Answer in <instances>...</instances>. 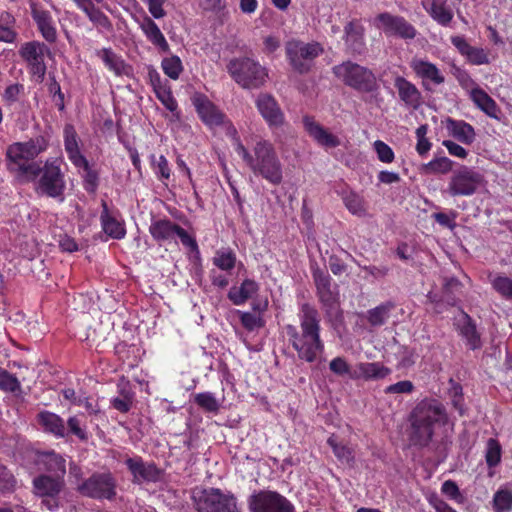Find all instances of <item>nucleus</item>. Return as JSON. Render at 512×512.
I'll return each instance as SVG.
<instances>
[{
  "label": "nucleus",
  "mask_w": 512,
  "mask_h": 512,
  "mask_svg": "<svg viewBox=\"0 0 512 512\" xmlns=\"http://www.w3.org/2000/svg\"><path fill=\"white\" fill-rule=\"evenodd\" d=\"M299 325L287 324L284 327L288 344L296 352L300 361L312 364L321 360L325 343L321 338V318L316 307L303 303L298 312Z\"/></svg>",
  "instance_id": "obj_1"
},
{
  "label": "nucleus",
  "mask_w": 512,
  "mask_h": 512,
  "mask_svg": "<svg viewBox=\"0 0 512 512\" xmlns=\"http://www.w3.org/2000/svg\"><path fill=\"white\" fill-rule=\"evenodd\" d=\"M232 145L235 152L256 175L272 185H280L283 181V166L274 145L265 139L258 140L252 153L242 143L237 130L231 125Z\"/></svg>",
  "instance_id": "obj_2"
},
{
  "label": "nucleus",
  "mask_w": 512,
  "mask_h": 512,
  "mask_svg": "<svg viewBox=\"0 0 512 512\" xmlns=\"http://www.w3.org/2000/svg\"><path fill=\"white\" fill-rule=\"evenodd\" d=\"M409 422L412 445L427 447L433 439L435 427L448 422L446 407L438 399L426 397L414 406L409 414Z\"/></svg>",
  "instance_id": "obj_3"
},
{
  "label": "nucleus",
  "mask_w": 512,
  "mask_h": 512,
  "mask_svg": "<svg viewBox=\"0 0 512 512\" xmlns=\"http://www.w3.org/2000/svg\"><path fill=\"white\" fill-rule=\"evenodd\" d=\"M231 78L244 89H259L268 78V70L250 57H235L227 64Z\"/></svg>",
  "instance_id": "obj_4"
},
{
  "label": "nucleus",
  "mask_w": 512,
  "mask_h": 512,
  "mask_svg": "<svg viewBox=\"0 0 512 512\" xmlns=\"http://www.w3.org/2000/svg\"><path fill=\"white\" fill-rule=\"evenodd\" d=\"M332 72L346 86L360 93H372L378 88L374 72L351 60L343 61L332 68Z\"/></svg>",
  "instance_id": "obj_5"
},
{
  "label": "nucleus",
  "mask_w": 512,
  "mask_h": 512,
  "mask_svg": "<svg viewBox=\"0 0 512 512\" xmlns=\"http://www.w3.org/2000/svg\"><path fill=\"white\" fill-rule=\"evenodd\" d=\"M323 52L322 44L317 41L304 42L298 39H291L285 43L286 59L292 70L301 75L311 71L315 60Z\"/></svg>",
  "instance_id": "obj_6"
},
{
  "label": "nucleus",
  "mask_w": 512,
  "mask_h": 512,
  "mask_svg": "<svg viewBox=\"0 0 512 512\" xmlns=\"http://www.w3.org/2000/svg\"><path fill=\"white\" fill-rule=\"evenodd\" d=\"M192 501L197 512H241L235 495L219 488L194 490Z\"/></svg>",
  "instance_id": "obj_7"
},
{
  "label": "nucleus",
  "mask_w": 512,
  "mask_h": 512,
  "mask_svg": "<svg viewBox=\"0 0 512 512\" xmlns=\"http://www.w3.org/2000/svg\"><path fill=\"white\" fill-rule=\"evenodd\" d=\"M149 233L158 244L177 243L180 240L183 246L192 252H198L199 247L196 239L191 236L183 227L167 217L152 219L149 226Z\"/></svg>",
  "instance_id": "obj_8"
},
{
  "label": "nucleus",
  "mask_w": 512,
  "mask_h": 512,
  "mask_svg": "<svg viewBox=\"0 0 512 512\" xmlns=\"http://www.w3.org/2000/svg\"><path fill=\"white\" fill-rule=\"evenodd\" d=\"M6 156L8 170L20 183L34 182L40 175V164L26 156L17 142L8 147Z\"/></svg>",
  "instance_id": "obj_9"
},
{
  "label": "nucleus",
  "mask_w": 512,
  "mask_h": 512,
  "mask_svg": "<svg viewBox=\"0 0 512 512\" xmlns=\"http://www.w3.org/2000/svg\"><path fill=\"white\" fill-rule=\"evenodd\" d=\"M39 193L58 199L64 200V191L66 189L65 175L60 168L58 160H47L43 167H41L40 175L38 176Z\"/></svg>",
  "instance_id": "obj_10"
},
{
  "label": "nucleus",
  "mask_w": 512,
  "mask_h": 512,
  "mask_svg": "<svg viewBox=\"0 0 512 512\" xmlns=\"http://www.w3.org/2000/svg\"><path fill=\"white\" fill-rule=\"evenodd\" d=\"M117 481L111 472L93 473L78 486V492L95 500L112 501L117 495Z\"/></svg>",
  "instance_id": "obj_11"
},
{
  "label": "nucleus",
  "mask_w": 512,
  "mask_h": 512,
  "mask_svg": "<svg viewBox=\"0 0 512 512\" xmlns=\"http://www.w3.org/2000/svg\"><path fill=\"white\" fill-rule=\"evenodd\" d=\"M311 271L318 300L326 314L331 315L339 307V286L330 274L319 266L312 267Z\"/></svg>",
  "instance_id": "obj_12"
},
{
  "label": "nucleus",
  "mask_w": 512,
  "mask_h": 512,
  "mask_svg": "<svg viewBox=\"0 0 512 512\" xmlns=\"http://www.w3.org/2000/svg\"><path fill=\"white\" fill-rule=\"evenodd\" d=\"M113 458L124 460V464L130 472L134 484H141L143 482L155 483L161 479L162 470L154 462L144 461L140 455L133 454L129 456L128 454L114 451Z\"/></svg>",
  "instance_id": "obj_13"
},
{
  "label": "nucleus",
  "mask_w": 512,
  "mask_h": 512,
  "mask_svg": "<svg viewBox=\"0 0 512 512\" xmlns=\"http://www.w3.org/2000/svg\"><path fill=\"white\" fill-rule=\"evenodd\" d=\"M483 182L480 172L468 166H461L450 177L446 192L451 197L472 196Z\"/></svg>",
  "instance_id": "obj_14"
},
{
  "label": "nucleus",
  "mask_w": 512,
  "mask_h": 512,
  "mask_svg": "<svg viewBox=\"0 0 512 512\" xmlns=\"http://www.w3.org/2000/svg\"><path fill=\"white\" fill-rule=\"evenodd\" d=\"M49 52V48L43 42L36 40L25 42L19 49V55L26 62L30 76L37 83H42L45 79L47 66L44 57Z\"/></svg>",
  "instance_id": "obj_15"
},
{
  "label": "nucleus",
  "mask_w": 512,
  "mask_h": 512,
  "mask_svg": "<svg viewBox=\"0 0 512 512\" xmlns=\"http://www.w3.org/2000/svg\"><path fill=\"white\" fill-rule=\"evenodd\" d=\"M250 512H295L294 505L277 491L259 490L248 498Z\"/></svg>",
  "instance_id": "obj_16"
},
{
  "label": "nucleus",
  "mask_w": 512,
  "mask_h": 512,
  "mask_svg": "<svg viewBox=\"0 0 512 512\" xmlns=\"http://www.w3.org/2000/svg\"><path fill=\"white\" fill-rule=\"evenodd\" d=\"M33 492L42 498V505L50 511L59 508V494L64 488V480L60 477L41 474L32 481Z\"/></svg>",
  "instance_id": "obj_17"
},
{
  "label": "nucleus",
  "mask_w": 512,
  "mask_h": 512,
  "mask_svg": "<svg viewBox=\"0 0 512 512\" xmlns=\"http://www.w3.org/2000/svg\"><path fill=\"white\" fill-rule=\"evenodd\" d=\"M375 21L386 36L398 37L403 40H413L417 36V29L406 18L383 12L376 16Z\"/></svg>",
  "instance_id": "obj_18"
},
{
  "label": "nucleus",
  "mask_w": 512,
  "mask_h": 512,
  "mask_svg": "<svg viewBox=\"0 0 512 512\" xmlns=\"http://www.w3.org/2000/svg\"><path fill=\"white\" fill-rule=\"evenodd\" d=\"M191 101L200 120L209 128L225 123L226 115L205 94L197 92Z\"/></svg>",
  "instance_id": "obj_19"
},
{
  "label": "nucleus",
  "mask_w": 512,
  "mask_h": 512,
  "mask_svg": "<svg viewBox=\"0 0 512 512\" xmlns=\"http://www.w3.org/2000/svg\"><path fill=\"white\" fill-rule=\"evenodd\" d=\"M410 67L415 75L422 80V86L427 91L431 90L430 83L441 85L445 82V77L440 69L430 61L413 58Z\"/></svg>",
  "instance_id": "obj_20"
},
{
  "label": "nucleus",
  "mask_w": 512,
  "mask_h": 512,
  "mask_svg": "<svg viewBox=\"0 0 512 512\" xmlns=\"http://www.w3.org/2000/svg\"><path fill=\"white\" fill-rule=\"evenodd\" d=\"M102 211L100 214V223L103 232L111 239L121 240L126 236V226L122 219H119L117 210L111 211L105 200L101 202Z\"/></svg>",
  "instance_id": "obj_21"
},
{
  "label": "nucleus",
  "mask_w": 512,
  "mask_h": 512,
  "mask_svg": "<svg viewBox=\"0 0 512 512\" xmlns=\"http://www.w3.org/2000/svg\"><path fill=\"white\" fill-rule=\"evenodd\" d=\"M450 42L469 64L480 66L490 63L488 52L481 47L470 45L464 36L453 35Z\"/></svg>",
  "instance_id": "obj_22"
},
{
  "label": "nucleus",
  "mask_w": 512,
  "mask_h": 512,
  "mask_svg": "<svg viewBox=\"0 0 512 512\" xmlns=\"http://www.w3.org/2000/svg\"><path fill=\"white\" fill-rule=\"evenodd\" d=\"M256 106L270 127H278L283 124L284 115L272 95L261 93L256 100Z\"/></svg>",
  "instance_id": "obj_23"
},
{
  "label": "nucleus",
  "mask_w": 512,
  "mask_h": 512,
  "mask_svg": "<svg viewBox=\"0 0 512 512\" xmlns=\"http://www.w3.org/2000/svg\"><path fill=\"white\" fill-rule=\"evenodd\" d=\"M394 87L398 92L399 99L407 108L417 110L422 104V94L414 83L403 76H396Z\"/></svg>",
  "instance_id": "obj_24"
},
{
  "label": "nucleus",
  "mask_w": 512,
  "mask_h": 512,
  "mask_svg": "<svg viewBox=\"0 0 512 512\" xmlns=\"http://www.w3.org/2000/svg\"><path fill=\"white\" fill-rule=\"evenodd\" d=\"M63 141L65 152L71 163L74 166L86 165V157L82 154L80 149L81 140L75 127L70 123L64 126Z\"/></svg>",
  "instance_id": "obj_25"
},
{
  "label": "nucleus",
  "mask_w": 512,
  "mask_h": 512,
  "mask_svg": "<svg viewBox=\"0 0 512 512\" xmlns=\"http://www.w3.org/2000/svg\"><path fill=\"white\" fill-rule=\"evenodd\" d=\"M36 421L44 433L57 439L67 438L65 421L60 415L42 410L36 415Z\"/></svg>",
  "instance_id": "obj_26"
},
{
  "label": "nucleus",
  "mask_w": 512,
  "mask_h": 512,
  "mask_svg": "<svg viewBox=\"0 0 512 512\" xmlns=\"http://www.w3.org/2000/svg\"><path fill=\"white\" fill-rule=\"evenodd\" d=\"M422 6L437 24L442 27L450 26L454 14L448 0H422Z\"/></svg>",
  "instance_id": "obj_27"
},
{
  "label": "nucleus",
  "mask_w": 512,
  "mask_h": 512,
  "mask_svg": "<svg viewBox=\"0 0 512 512\" xmlns=\"http://www.w3.org/2000/svg\"><path fill=\"white\" fill-rule=\"evenodd\" d=\"M31 15L42 37L49 43H55L57 40V30L51 13L48 10L32 5Z\"/></svg>",
  "instance_id": "obj_28"
},
{
  "label": "nucleus",
  "mask_w": 512,
  "mask_h": 512,
  "mask_svg": "<svg viewBox=\"0 0 512 512\" xmlns=\"http://www.w3.org/2000/svg\"><path fill=\"white\" fill-rule=\"evenodd\" d=\"M303 124L307 133L321 146L335 148L340 145L338 137L328 132L312 117L305 116L303 118Z\"/></svg>",
  "instance_id": "obj_29"
},
{
  "label": "nucleus",
  "mask_w": 512,
  "mask_h": 512,
  "mask_svg": "<svg viewBox=\"0 0 512 512\" xmlns=\"http://www.w3.org/2000/svg\"><path fill=\"white\" fill-rule=\"evenodd\" d=\"M345 43L353 55H362L366 50L364 27L356 21L348 22L344 27Z\"/></svg>",
  "instance_id": "obj_30"
},
{
  "label": "nucleus",
  "mask_w": 512,
  "mask_h": 512,
  "mask_svg": "<svg viewBox=\"0 0 512 512\" xmlns=\"http://www.w3.org/2000/svg\"><path fill=\"white\" fill-rule=\"evenodd\" d=\"M36 462L42 465L46 471L54 473L55 477L63 478L66 473V460L54 450L37 451Z\"/></svg>",
  "instance_id": "obj_31"
},
{
  "label": "nucleus",
  "mask_w": 512,
  "mask_h": 512,
  "mask_svg": "<svg viewBox=\"0 0 512 512\" xmlns=\"http://www.w3.org/2000/svg\"><path fill=\"white\" fill-rule=\"evenodd\" d=\"M139 26L146 39L151 44H153L162 52L169 51V44L164 34L161 32L159 26L150 16L144 14L142 20L139 21Z\"/></svg>",
  "instance_id": "obj_32"
},
{
  "label": "nucleus",
  "mask_w": 512,
  "mask_h": 512,
  "mask_svg": "<svg viewBox=\"0 0 512 512\" xmlns=\"http://www.w3.org/2000/svg\"><path fill=\"white\" fill-rule=\"evenodd\" d=\"M97 55L102 59L105 67L116 76H129L132 73V67L111 48H102Z\"/></svg>",
  "instance_id": "obj_33"
},
{
  "label": "nucleus",
  "mask_w": 512,
  "mask_h": 512,
  "mask_svg": "<svg viewBox=\"0 0 512 512\" xmlns=\"http://www.w3.org/2000/svg\"><path fill=\"white\" fill-rule=\"evenodd\" d=\"M446 129L452 137L466 145L472 144L476 137L473 126L463 120L447 118Z\"/></svg>",
  "instance_id": "obj_34"
},
{
  "label": "nucleus",
  "mask_w": 512,
  "mask_h": 512,
  "mask_svg": "<svg viewBox=\"0 0 512 512\" xmlns=\"http://www.w3.org/2000/svg\"><path fill=\"white\" fill-rule=\"evenodd\" d=\"M73 2L96 26L105 29H109L111 27V22L108 16L97 8L92 0H73Z\"/></svg>",
  "instance_id": "obj_35"
},
{
  "label": "nucleus",
  "mask_w": 512,
  "mask_h": 512,
  "mask_svg": "<svg viewBox=\"0 0 512 512\" xmlns=\"http://www.w3.org/2000/svg\"><path fill=\"white\" fill-rule=\"evenodd\" d=\"M359 376L366 381L382 380L392 373V370L381 362H361L357 366Z\"/></svg>",
  "instance_id": "obj_36"
},
{
  "label": "nucleus",
  "mask_w": 512,
  "mask_h": 512,
  "mask_svg": "<svg viewBox=\"0 0 512 512\" xmlns=\"http://www.w3.org/2000/svg\"><path fill=\"white\" fill-rule=\"evenodd\" d=\"M259 289L258 283L253 279H245L240 287H232L228 292V298L234 305H242L252 297Z\"/></svg>",
  "instance_id": "obj_37"
},
{
  "label": "nucleus",
  "mask_w": 512,
  "mask_h": 512,
  "mask_svg": "<svg viewBox=\"0 0 512 512\" xmlns=\"http://www.w3.org/2000/svg\"><path fill=\"white\" fill-rule=\"evenodd\" d=\"M470 97L474 104L485 114L492 118H498L497 113L499 112V108L495 100L483 89L479 87L473 88L470 92Z\"/></svg>",
  "instance_id": "obj_38"
},
{
  "label": "nucleus",
  "mask_w": 512,
  "mask_h": 512,
  "mask_svg": "<svg viewBox=\"0 0 512 512\" xmlns=\"http://www.w3.org/2000/svg\"><path fill=\"white\" fill-rule=\"evenodd\" d=\"M463 320L462 325L459 327L460 335L466 340L470 349H479L481 347V339L475 322L466 312H463Z\"/></svg>",
  "instance_id": "obj_39"
},
{
  "label": "nucleus",
  "mask_w": 512,
  "mask_h": 512,
  "mask_svg": "<svg viewBox=\"0 0 512 512\" xmlns=\"http://www.w3.org/2000/svg\"><path fill=\"white\" fill-rule=\"evenodd\" d=\"M327 444L331 447L335 457L343 464L352 465L355 460L354 451L343 441H339L335 434L327 439Z\"/></svg>",
  "instance_id": "obj_40"
},
{
  "label": "nucleus",
  "mask_w": 512,
  "mask_h": 512,
  "mask_svg": "<svg viewBox=\"0 0 512 512\" xmlns=\"http://www.w3.org/2000/svg\"><path fill=\"white\" fill-rule=\"evenodd\" d=\"M236 262V253L229 247L216 250L212 258L213 265L227 273H230L235 268Z\"/></svg>",
  "instance_id": "obj_41"
},
{
  "label": "nucleus",
  "mask_w": 512,
  "mask_h": 512,
  "mask_svg": "<svg viewBox=\"0 0 512 512\" xmlns=\"http://www.w3.org/2000/svg\"><path fill=\"white\" fill-rule=\"evenodd\" d=\"M16 19L9 12L0 15V42L12 44L16 41L18 33L15 30Z\"/></svg>",
  "instance_id": "obj_42"
},
{
  "label": "nucleus",
  "mask_w": 512,
  "mask_h": 512,
  "mask_svg": "<svg viewBox=\"0 0 512 512\" xmlns=\"http://www.w3.org/2000/svg\"><path fill=\"white\" fill-rule=\"evenodd\" d=\"M20 147L23 149L24 154L29 156L32 161H35V158L42 152H44L48 148V140L39 135L35 138H31L26 142H17Z\"/></svg>",
  "instance_id": "obj_43"
},
{
  "label": "nucleus",
  "mask_w": 512,
  "mask_h": 512,
  "mask_svg": "<svg viewBox=\"0 0 512 512\" xmlns=\"http://www.w3.org/2000/svg\"><path fill=\"white\" fill-rule=\"evenodd\" d=\"M343 203L347 210L356 216H364L366 214V204L364 198L354 191L347 192L342 197Z\"/></svg>",
  "instance_id": "obj_44"
},
{
  "label": "nucleus",
  "mask_w": 512,
  "mask_h": 512,
  "mask_svg": "<svg viewBox=\"0 0 512 512\" xmlns=\"http://www.w3.org/2000/svg\"><path fill=\"white\" fill-rule=\"evenodd\" d=\"M151 167L157 179L167 185V181L171 178V169L169 162L164 155H160L157 159L154 154L150 156Z\"/></svg>",
  "instance_id": "obj_45"
},
{
  "label": "nucleus",
  "mask_w": 512,
  "mask_h": 512,
  "mask_svg": "<svg viewBox=\"0 0 512 512\" xmlns=\"http://www.w3.org/2000/svg\"><path fill=\"white\" fill-rule=\"evenodd\" d=\"M154 93L162 105L179 119L180 111L178 109V103L173 96L170 84L156 90Z\"/></svg>",
  "instance_id": "obj_46"
},
{
  "label": "nucleus",
  "mask_w": 512,
  "mask_h": 512,
  "mask_svg": "<svg viewBox=\"0 0 512 512\" xmlns=\"http://www.w3.org/2000/svg\"><path fill=\"white\" fill-rule=\"evenodd\" d=\"M0 390L6 393L18 395L22 392L21 383L18 378L0 367Z\"/></svg>",
  "instance_id": "obj_47"
},
{
  "label": "nucleus",
  "mask_w": 512,
  "mask_h": 512,
  "mask_svg": "<svg viewBox=\"0 0 512 512\" xmlns=\"http://www.w3.org/2000/svg\"><path fill=\"white\" fill-rule=\"evenodd\" d=\"M194 403L204 412L218 413L220 403L211 392H201L194 395Z\"/></svg>",
  "instance_id": "obj_48"
},
{
  "label": "nucleus",
  "mask_w": 512,
  "mask_h": 512,
  "mask_svg": "<svg viewBox=\"0 0 512 512\" xmlns=\"http://www.w3.org/2000/svg\"><path fill=\"white\" fill-rule=\"evenodd\" d=\"M392 308L393 305L388 302L368 310L367 320L369 324L374 327L384 325Z\"/></svg>",
  "instance_id": "obj_49"
},
{
  "label": "nucleus",
  "mask_w": 512,
  "mask_h": 512,
  "mask_svg": "<svg viewBox=\"0 0 512 512\" xmlns=\"http://www.w3.org/2000/svg\"><path fill=\"white\" fill-rule=\"evenodd\" d=\"M461 288L462 284L458 279L454 277L446 279L442 289V300L450 306H455L458 301L455 294L458 293Z\"/></svg>",
  "instance_id": "obj_50"
},
{
  "label": "nucleus",
  "mask_w": 512,
  "mask_h": 512,
  "mask_svg": "<svg viewBox=\"0 0 512 512\" xmlns=\"http://www.w3.org/2000/svg\"><path fill=\"white\" fill-rule=\"evenodd\" d=\"M492 288L503 298L512 300V277L496 275L491 279Z\"/></svg>",
  "instance_id": "obj_51"
},
{
  "label": "nucleus",
  "mask_w": 512,
  "mask_h": 512,
  "mask_svg": "<svg viewBox=\"0 0 512 512\" xmlns=\"http://www.w3.org/2000/svg\"><path fill=\"white\" fill-rule=\"evenodd\" d=\"M454 162L448 157H439L431 160L423 166L426 173L431 174H446L453 168Z\"/></svg>",
  "instance_id": "obj_52"
},
{
  "label": "nucleus",
  "mask_w": 512,
  "mask_h": 512,
  "mask_svg": "<svg viewBox=\"0 0 512 512\" xmlns=\"http://www.w3.org/2000/svg\"><path fill=\"white\" fill-rule=\"evenodd\" d=\"M161 68L172 80H177L183 71L182 61L176 55L164 58L161 62Z\"/></svg>",
  "instance_id": "obj_53"
},
{
  "label": "nucleus",
  "mask_w": 512,
  "mask_h": 512,
  "mask_svg": "<svg viewBox=\"0 0 512 512\" xmlns=\"http://www.w3.org/2000/svg\"><path fill=\"white\" fill-rule=\"evenodd\" d=\"M502 448L497 439L487 441L485 460L489 468L496 467L501 462Z\"/></svg>",
  "instance_id": "obj_54"
},
{
  "label": "nucleus",
  "mask_w": 512,
  "mask_h": 512,
  "mask_svg": "<svg viewBox=\"0 0 512 512\" xmlns=\"http://www.w3.org/2000/svg\"><path fill=\"white\" fill-rule=\"evenodd\" d=\"M77 168H83V186L88 193H95L99 185V174L96 170L92 169L88 160L86 159V165L76 166Z\"/></svg>",
  "instance_id": "obj_55"
},
{
  "label": "nucleus",
  "mask_w": 512,
  "mask_h": 512,
  "mask_svg": "<svg viewBox=\"0 0 512 512\" xmlns=\"http://www.w3.org/2000/svg\"><path fill=\"white\" fill-rule=\"evenodd\" d=\"M494 512H509L512 510V492L498 490L493 497Z\"/></svg>",
  "instance_id": "obj_56"
},
{
  "label": "nucleus",
  "mask_w": 512,
  "mask_h": 512,
  "mask_svg": "<svg viewBox=\"0 0 512 512\" xmlns=\"http://www.w3.org/2000/svg\"><path fill=\"white\" fill-rule=\"evenodd\" d=\"M48 92L52 96V99L59 111L65 109V96L61 90L59 82L56 80L55 75H49V82L47 84Z\"/></svg>",
  "instance_id": "obj_57"
},
{
  "label": "nucleus",
  "mask_w": 512,
  "mask_h": 512,
  "mask_svg": "<svg viewBox=\"0 0 512 512\" xmlns=\"http://www.w3.org/2000/svg\"><path fill=\"white\" fill-rule=\"evenodd\" d=\"M133 396L134 395L130 390L121 389L120 397L112 399L111 405L117 411L121 413H127L132 407Z\"/></svg>",
  "instance_id": "obj_58"
},
{
  "label": "nucleus",
  "mask_w": 512,
  "mask_h": 512,
  "mask_svg": "<svg viewBox=\"0 0 512 512\" xmlns=\"http://www.w3.org/2000/svg\"><path fill=\"white\" fill-rule=\"evenodd\" d=\"M67 437L70 435L76 436L80 441L88 440V433L82 426L81 420L78 416H70L67 419L66 427Z\"/></svg>",
  "instance_id": "obj_59"
},
{
  "label": "nucleus",
  "mask_w": 512,
  "mask_h": 512,
  "mask_svg": "<svg viewBox=\"0 0 512 512\" xmlns=\"http://www.w3.org/2000/svg\"><path fill=\"white\" fill-rule=\"evenodd\" d=\"M428 132V126L420 125L416 129V137H417V144H416V151L420 156H425L429 150L431 149V142L427 139L426 135Z\"/></svg>",
  "instance_id": "obj_60"
},
{
  "label": "nucleus",
  "mask_w": 512,
  "mask_h": 512,
  "mask_svg": "<svg viewBox=\"0 0 512 512\" xmlns=\"http://www.w3.org/2000/svg\"><path fill=\"white\" fill-rule=\"evenodd\" d=\"M452 74L463 89L472 90L473 88H477L476 82L473 80V78L471 77L470 73L467 70L459 66L453 65Z\"/></svg>",
  "instance_id": "obj_61"
},
{
  "label": "nucleus",
  "mask_w": 512,
  "mask_h": 512,
  "mask_svg": "<svg viewBox=\"0 0 512 512\" xmlns=\"http://www.w3.org/2000/svg\"><path fill=\"white\" fill-rule=\"evenodd\" d=\"M457 211L450 210L449 213L436 212L432 214V218L442 227L453 230L456 227Z\"/></svg>",
  "instance_id": "obj_62"
},
{
  "label": "nucleus",
  "mask_w": 512,
  "mask_h": 512,
  "mask_svg": "<svg viewBox=\"0 0 512 512\" xmlns=\"http://www.w3.org/2000/svg\"><path fill=\"white\" fill-rule=\"evenodd\" d=\"M25 88L23 84L20 83H14L8 85L3 92V100L8 104L11 105L17 101H19V98L21 95L24 94Z\"/></svg>",
  "instance_id": "obj_63"
},
{
  "label": "nucleus",
  "mask_w": 512,
  "mask_h": 512,
  "mask_svg": "<svg viewBox=\"0 0 512 512\" xmlns=\"http://www.w3.org/2000/svg\"><path fill=\"white\" fill-rule=\"evenodd\" d=\"M374 149L377 153V157L379 161L383 163H392L394 161L395 155L392 148L387 145L385 142L381 140H376L374 142Z\"/></svg>",
  "instance_id": "obj_64"
}]
</instances>
